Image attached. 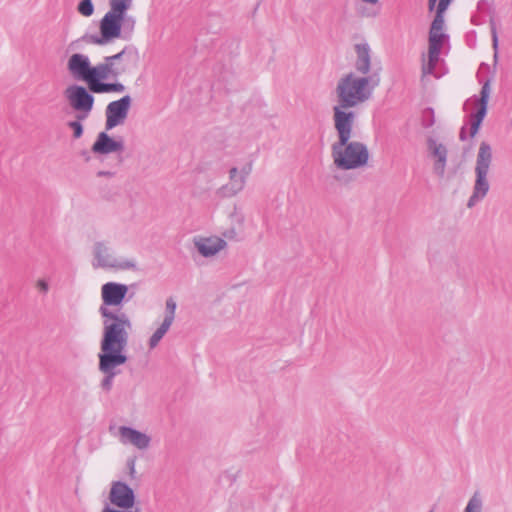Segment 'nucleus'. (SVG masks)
I'll return each instance as SVG.
<instances>
[{
  "mask_svg": "<svg viewBox=\"0 0 512 512\" xmlns=\"http://www.w3.org/2000/svg\"><path fill=\"white\" fill-rule=\"evenodd\" d=\"M379 82L376 73L356 77L350 72L337 83V105L333 107V123L338 139L331 146V155L338 169L354 170L368 164L370 154L367 146L359 141H350L357 113L349 108L368 100Z\"/></svg>",
  "mask_w": 512,
  "mask_h": 512,
  "instance_id": "1",
  "label": "nucleus"
},
{
  "mask_svg": "<svg viewBox=\"0 0 512 512\" xmlns=\"http://www.w3.org/2000/svg\"><path fill=\"white\" fill-rule=\"evenodd\" d=\"M134 292L129 294V286L118 282H107L101 287L102 304L99 313L103 318L102 338L126 339L129 335L127 328L131 321L124 312L115 313L109 309L111 306L119 307L131 300Z\"/></svg>",
  "mask_w": 512,
  "mask_h": 512,
  "instance_id": "2",
  "label": "nucleus"
},
{
  "mask_svg": "<svg viewBox=\"0 0 512 512\" xmlns=\"http://www.w3.org/2000/svg\"><path fill=\"white\" fill-rule=\"evenodd\" d=\"M127 344L126 339L101 338L98 368L105 375L101 381V388L105 392L112 389L113 380L119 373L116 368L128 361L125 352Z\"/></svg>",
  "mask_w": 512,
  "mask_h": 512,
  "instance_id": "3",
  "label": "nucleus"
},
{
  "mask_svg": "<svg viewBox=\"0 0 512 512\" xmlns=\"http://www.w3.org/2000/svg\"><path fill=\"white\" fill-rule=\"evenodd\" d=\"M493 160V152L491 145L482 141L479 145L475 164V181L473 191L467 201V207L473 208L478 202L483 200L489 192L490 184L488 181V173Z\"/></svg>",
  "mask_w": 512,
  "mask_h": 512,
  "instance_id": "4",
  "label": "nucleus"
},
{
  "mask_svg": "<svg viewBox=\"0 0 512 512\" xmlns=\"http://www.w3.org/2000/svg\"><path fill=\"white\" fill-rule=\"evenodd\" d=\"M121 18L106 13L99 22L100 35L86 33L81 38L70 43L69 48H73L76 43L83 41L86 43L96 45H106L112 42L114 39L121 38Z\"/></svg>",
  "mask_w": 512,
  "mask_h": 512,
  "instance_id": "5",
  "label": "nucleus"
},
{
  "mask_svg": "<svg viewBox=\"0 0 512 512\" xmlns=\"http://www.w3.org/2000/svg\"><path fill=\"white\" fill-rule=\"evenodd\" d=\"M108 78L113 79V70H111L110 66L103 65L102 63L95 66L91 65L86 83L90 91L96 94L122 93L125 91V86L118 81H104Z\"/></svg>",
  "mask_w": 512,
  "mask_h": 512,
  "instance_id": "6",
  "label": "nucleus"
},
{
  "mask_svg": "<svg viewBox=\"0 0 512 512\" xmlns=\"http://www.w3.org/2000/svg\"><path fill=\"white\" fill-rule=\"evenodd\" d=\"M63 94L70 107L76 112L75 118L86 119L89 116L95 101L93 92L89 88L72 84L64 90Z\"/></svg>",
  "mask_w": 512,
  "mask_h": 512,
  "instance_id": "7",
  "label": "nucleus"
},
{
  "mask_svg": "<svg viewBox=\"0 0 512 512\" xmlns=\"http://www.w3.org/2000/svg\"><path fill=\"white\" fill-rule=\"evenodd\" d=\"M479 82L482 84L479 97L473 96L470 100L475 102V109L469 114V135L471 138L475 137L481 129L482 123L488 112V103L491 92V78L483 81L479 72L477 73Z\"/></svg>",
  "mask_w": 512,
  "mask_h": 512,
  "instance_id": "8",
  "label": "nucleus"
},
{
  "mask_svg": "<svg viewBox=\"0 0 512 512\" xmlns=\"http://www.w3.org/2000/svg\"><path fill=\"white\" fill-rule=\"evenodd\" d=\"M132 105V98L130 95H124L118 100L110 102L105 110V129L106 131L123 124L128 116L129 110Z\"/></svg>",
  "mask_w": 512,
  "mask_h": 512,
  "instance_id": "9",
  "label": "nucleus"
},
{
  "mask_svg": "<svg viewBox=\"0 0 512 512\" xmlns=\"http://www.w3.org/2000/svg\"><path fill=\"white\" fill-rule=\"evenodd\" d=\"M109 501L120 509H132L136 502L134 490L123 481H114L109 492Z\"/></svg>",
  "mask_w": 512,
  "mask_h": 512,
  "instance_id": "10",
  "label": "nucleus"
},
{
  "mask_svg": "<svg viewBox=\"0 0 512 512\" xmlns=\"http://www.w3.org/2000/svg\"><path fill=\"white\" fill-rule=\"evenodd\" d=\"M124 150L123 138H114L107 131L98 133L95 142L91 146V152L99 155H108L112 153H120Z\"/></svg>",
  "mask_w": 512,
  "mask_h": 512,
  "instance_id": "11",
  "label": "nucleus"
},
{
  "mask_svg": "<svg viewBox=\"0 0 512 512\" xmlns=\"http://www.w3.org/2000/svg\"><path fill=\"white\" fill-rule=\"evenodd\" d=\"M91 62L87 55L82 53L72 54L67 62V70L70 75L78 81L87 82Z\"/></svg>",
  "mask_w": 512,
  "mask_h": 512,
  "instance_id": "12",
  "label": "nucleus"
},
{
  "mask_svg": "<svg viewBox=\"0 0 512 512\" xmlns=\"http://www.w3.org/2000/svg\"><path fill=\"white\" fill-rule=\"evenodd\" d=\"M119 435L123 444H132L140 450L147 449L151 442L149 435L130 426H120Z\"/></svg>",
  "mask_w": 512,
  "mask_h": 512,
  "instance_id": "13",
  "label": "nucleus"
},
{
  "mask_svg": "<svg viewBox=\"0 0 512 512\" xmlns=\"http://www.w3.org/2000/svg\"><path fill=\"white\" fill-rule=\"evenodd\" d=\"M453 0H428V10H435L434 18L430 25L429 33H442L445 20L444 14Z\"/></svg>",
  "mask_w": 512,
  "mask_h": 512,
  "instance_id": "14",
  "label": "nucleus"
},
{
  "mask_svg": "<svg viewBox=\"0 0 512 512\" xmlns=\"http://www.w3.org/2000/svg\"><path fill=\"white\" fill-rule=\"evenodd\" d=\"M194 245L203 257H212L216 255L219 251L225 248L227 245L226 241L219 237H195Z\"/></svg>",
  "mask_w": 512,
  "mask_h": 512,
  "instance_id": "15",
  "label": "nucleus"
},
{
  "mask_svg": "<svg viewBox=\"0 0 512 512\" xmlns=\"http://www.w3.org/2000/svg\"><path fill=\"white\" fill-rule=\"evenodd\" d=\"M356 53L355 69L358 73L367 75L371 69V49L367 42L354 45Z\"/></svg>",
  "mask_w": 512,
  "mask_h": 512,
  "instance_id": "16",
  "label": "nucleus"
},
{
  "mask_svg": "<svg viewBox=\"0 0 512 512\" xmlns=\"http://www.w3.org/2000/svg\"><path fill=\"white\" fill-rule=\"evenodd\" d=\"M448 38L449 36L445 33H429L428 57L431 59V62H438L443 43Z\"/></svg>",
  "mask_w": 512,
  "mask_h": 512,
  "instance_id": "17",
  "label": "nucleus"
},
{
  "mask_svg": "<svg viewBox=\"0 0 512 512\" xmlns=\"http://www.w3.org/2000/svg\"><path fill=\"white\" fill-rule=\"evenodd\" d=\"M230 184L221 188L224 195L233 196L240 192L245 185L244 176H238V169L232 167L229 171Z\"/></svg>",
  "mask_w": 512,
  "mask_h": 512,
  "instance_id": "18",
  "label": "nucleus"
},
{
  "mask_svg": "<svg viewBox=\"0 0 512 512\" xmlns=\"http://www.w3.org/2000/svg\"><path fill=\"white\" fill-rule=\"evenodd\" d=\"M110 10L107 12L111 15L123 18L127 15V11L132 5V0H109Z\"/></svg>",
  "mask_w": 512,
  "mask_h": 512,
  "instance_id": "19",
  "label": "nucleus"
},
{
  "mask_svg": "<svg viewBox=\"0 0 512 512\" xmlns=\"http://www.w3.org/2000/svg\"><path fill=\"white\" fill-rule=\"evenodd\" d=\"M427 148L430 155L436 160L447 158L448 150L446 146L442 143H437V141L432 137L427 138Z\"/></svg>",
  "mask_w": 512,
  "mask_h": 512,
  "instance_id": "20",
  "label": "nucleus"
},
{
  "mask_svg": "<svg viewBox=\"0 0 512 512\" xmlns=\"http://www.w3.org/2000/svg\"><path fill=\"white\" fill-rule=\"evenodd\" d=\"M172 324L163 321L161 325L156 329V331L152 334L148 341V346L150 349H154L159 342L162 340V338L165 336V334L168 332L170 326Z\"/></svg>",
  "mask_w": 512,
  "mask_h": 512,
  "instance_id": "21",
  "label": "nucleus"
},
{
  "mask_svg": "<svg viewBox=\"0 0 512 512\" xmlns=\"http://www.w3.org/2000/svg\"><path fill=\"white\" fill-rule=\"evenodd\" d=\"M122 19L123 20L121 24V39L130 40L135 28L136 20L133 16H130L128 14L123 16Z\"/></svg>",
  "mask_w": 512,
  "mask_h": 512,
  "instance_id": "22",
  "label": "nucleus"
},
{
  "mask_svg": "<svg viewBox=\"0 0 512 512\" xmlns=\"http://www.w3.org/2000/svg\"><path fill=\"white\" fill-rule=\"evenodd\" d=\"M107 252H108V249L103 243H101V242L95 243L94 255H95V258L98 260V266L102 267V263L112 262V258L108 255Z\"/></svg>",
  "mask_w": 512,
  "mask_h": 512,
  "instance_id": "23",
  "label": "nucleus"
},
{
  "mask_svg": "<svg viewBox=\"0 0 512 512\" xmlns=\"http://www.w3.org/2000/svg\"><path fill=\"white\" fill-rule=\"evenodd\" d=\"M103 268H116L120 270H126V269H137L136 263L132 260H124V261H118L116 259H112V262H105L102 263Z\"/></svg>",
  "mask_w": 512,
  "mask_h": 512,
  "instance_id": "24",
  "label": "nucleus"
},
{
  "mask_svg": "<svg viewBox=\"0 0 512 512\" xmlns=\"http://www.w3.org/2000/svg\"><path fill=\"white\" fill-rule=\"evenodd\" d=\"M177 304L175 300L172 297H169L166 300V306H165V322L168 321V323L172 324L175 318V311H176Z\"/></svg>",
  "mask_w": 512,
  "mask_h": 512,
  "instance_id": "25",
  "label": "nucleus"
},
{
  "mask_svg": "<svg viewBox=\"0 0 512 512\" xmlns=\"http://www.w3.org/2000/svg\"><path fill=\"white\" fill-rule=\"evenodd\" d=\"M125 56H129V57L135 56L137 58L138 51H137L136 47H134L132 45H128V46H125L119 53L112 55L115 65H117V63L119 61L123 60V58Z\"/></svg>",
  "mask_w": 512,
  "mask_h": 512,
  "instance_id": "26",
  "label": "nucleus"
},
{
  "mask_svg": "<svg viewBox=\"0 0 512 512\" xmlns=\"http://www.w3.org/2000/svg\"><path fill=\"white\" fill-rule=\"evenodd\" d=\"M435 123L434 109L432 107H426L422 111L421 124L424 128H430Z\"/></svg>",
  "mask_w": 512,
  "mask_h": 512,
  "instance_id": "27",
  "label": "nucleus"
},
{
  "mask_svg": "<svg viewBox=\"0 0 512 512\" xmlns=\"http://www.w3.org/2000/svg\"><path fill=\"white\" fill-rule=\"evenodd\" d=\"M102 64L110 66L111 70H113V79L115 80L126 72V68L124 66L115 65L112 56H106L104 58V63Z\"/></svg>",
  "mask_w": 512,
  "mask_h": 512,
  "instance_id": "28",
  "label": "nucleus"
},
{
  "mask_svg": "<svg viewBox=\"0 0 512 512\" xmlns=\"http://www.w3.org/2000/svg\"><path fill=\"white\" fill-rule=\"evenodd\" d=\"M77 11L85 17H90L94 13L92 0H80L77 5Z\"/></svg>",
  "mask_w": 512,
  "mask_h": 512,
  "instance_id": "29",
  "label": "nucleus"
},
{
  "mask_svg": "<svg viewBox=\"0 0 512 512\" xmlns=\"http://www.w3.org/2000/svg\"><path fill=\"white\" fill-rule=\"evenodd\" d=\"M85 119H78L75 118V120L69 121L67 123V126L73 131V138L79 139L82 137L84 132V127L82 125V121Z\"/></svg>",
  "mask_w": 512,
  "mask_h": 512,
  "instance_id": "30",
  "label": "nucleus"
},
{
  "mask_svg": "<svg viewBox=\"0 0 512 512\" xmlns=\"http://www.w3.org/2000/svg\"><path fill=\"white\" fill-rule=\"evenodd\" d=\"M481 507L482 501L478 492H475L474 495L470 498L464 512H481Z\"/></svg>",
  "mask_w": 512,
  "mask_h": 512,
  "instance_id": "31",
  "label": "nucleus"
},
{
  "mask_svg": "<svg viewBox=\"0 0 512 512\" xmlns=\"http://www.w3.org/2000/svg\"><path fill=\"white\" fill-rule=\"evenodd\" d=\"M490 30H491V37H492V47H493V50H494V60L496 62L497 58H498L499 40H498L496 23H495L493 17H491V19H490Z\"/></svg>",
  "mask_w": 512,
  "mask_h": 512,
  "instance_id": "32",
  "label": "nucleus"
},
{
  "mask_svg": "<svg viewBox=\"0 0 512 512\" xmlns=\"http://www.w3.org/2000/svg\"><path fill=\"white\" fill-rule=\"evenodd\" d=\"M447 163V158H443L440 160H435L434 162V171L439 177H443L445 173V167Z\"/></svg>",
  "mask_w": 512,
  "mask_h": 512,
  "instance_id": "33",
  "label": "nucleus"
},
{
  "mask_svg": "<svg viewBox=\"0 0 512 512\" xmlns=\"http://www.w3.org/2000/svg\"><path fill=\"white\" fill-rule=\"evenodd\" d=\"M437 62H431V59L428 57V63L423 64L422 70L424 74H432L435 70Z\"/></svg>",
  "mask_w": 512,
  "mask_h": 512,
  "instance_id": "34",
  "label": "nucleus"
},
{
  "mask_svg": "<svg viewBox=\"0 0 512 512\" xmlns=\"http://www.w3.org/2000/svg\"><path fill=\"white\" fill-rule=\"evenodd\" d=\"M102 512H140V509L139 508H135L134 510L132 509H116V508H112L110 507L108 504L105 505V507L103 508Z\"/></svg>",
  "mask_w": 512,
  "mask_h": 512,
  "instance_id": "35",
  "label": "nucleus"
},
{
  "mask_svg": "<svg viewBox=\"0 0 512 512\" xmlns=\"http://www.w3.org/2000/svg\"><path fill=\"white\" fill-rule=\"evenodd\" d=\"M477 9H478V11L483 12V13L490 12L491 5H490L489 1L481 0L477 3Z\"/></svg>",
  "mask_w": 512,
  "mask_h": 512,
  "instance_id": "36",
  "label": "nucleus"
},
{
  "mask_svg": "<svg viewBox=\"0 0 512 512\" xmlns=\"http://www.w3.org/2000/svg\"><path fill=\"white\" fill-rule=\"evenodd\" d=\"M135 462V457L128 458L127 460V467L129 469V475L131 476V478L135 477Z\"/></svg>",
  "mask_w": 512,
  "mask_h": 512,
  "instance_id": "37",
  "label": "nucleus"
},
{
  "mask_svg": "<svg viewBox=\"0 0 512 512\" xmlns=\"http://www.w3.org/2000/svg\"><path fill=\"white\" fill-rule=\"evenodd\" d=\"M223 236L230 240H236L238 237V233L235 228H230L223 233Z\"/></svg>",
  "mask_w": 512,
  "mask_h": 512,
  "instance_id": "38",
  "label": "nucleus"
},
{
  "mask_svg": "<svg viewBox=\"0 0 512 512\" xmlns=\"http://www.w3.org/2000/svg\"><path fill=\"white\" fill-rule=\"evenodd\" d=\"M37 287L40 289V291H42L43 293H46L49 289V285L47 283V281L43 280V279H40L38 280L37 282Z\"/></svg>",
  "mask_w": 512,
  "mask_h": 512,
  "instance_id": "39",
  "label": "nucleus"
},
{
  "mask_svg": "<svg viewBox=\"0 0 512 512\" xmlns=\"http://www.w3.org/2000/svg\"><path fill=\"white\" fill-rule=\"evenodd\" d=\"M252 170V163H247L242 169H241V175L240 176H244V180L246 179V177L250 174Z\"/></svg>",
  "mask_w": 512,
  "mask_h": 512,
  "instance_id": "40",
  "label": "nucleus"
},
{
  "mask_svg": "<svg viewBox=\"0 0 512 512\" xmlns=\"http://www.w3.org/2000/svg\"><path fill=\"white\" fill-rule=\"evenodd\" d=\"M459 139H460V141H466L467 140V124H464L460 128Z\"/></svg>",
  "mask_w": 512,
  "mask_h": 512,
  "instance_id": "41",
  "label": "nucleus"
},
{
  "mask_svg": "<svg viewBox=\"0 0 512 512\" xmlns=\"http://www.w3.org/2000/svg\"><path fill=\"white\" fill-rule=\"evenodd\" d=\"M115 175L114 172L111 171H98L97 176L98 177H113Z\"/></svg>",
  "mask_w": 512,
  "mask_h": 512,
  "instance_id": "42",
  "label": "nucleus"
},
{
  "mask_svg": "<svg viewBox=\"0 0 512 512\" xmlns=\"http://www.w3.org/2000/svg\"><path fill=\"white\" fill-rule=\"evenodd\" d=\"M81 155L84 157L86 162L90 161L91 157H90L89 152L87 150H82L81 151Z\"/></svg>",
  "mask_w": 512,
  "mask_h": 512,
  "instance_id": "43",
  "label": "nucleus"
},
{
  "mask_svg": "<svg viewBox=\"0 0 512 512\" xmlns=\"http://www.w3.org/2000/svg\"><path fill=\"white\" fill-rule=\"evenodd\" d=\"M364 3L375 5L379 2V0H362Z\"/></svg>",
  "mask_w": 512,
  "mask_h": 512,
  "instance_id": "44",
  "label": "nucleus"
},
{
  "mask_svg": "<svg viewBox=\"0 0 512 512\" xmlns=\"http://www.w3.org/2000/svg\"><path fill=\"white\" fill-rule=\"evenodd\" d=\"M483 68H484V69H486V70H489V65H488V64H486V63H484V62H482V63H481V65H480L479 71H480L481 69H483Z\"/></svg>",
  "mask_w": 512,
  "mask_h": 512,
  "instance_id": "45",
  "label": "nucleus"
},
{
  "mask_svg": "<svg viewBox=\"0 0 512 512\" xmlns=\"http://www.w3.org/2000/svg\"><path fill=\"white\" fill-rule=\"evenodd\" d=\"M123 161V158L119 156V162L121 163Z\"/></svg>",
  "mask_w": 512,
  "mask_h": 512,
  "instance_id": "46",
  "label": "nucleus"
},
{
  "mask_svg": "<svg viewBox=\"0 0 512 512\" xmlns=\"http://www.w3.org/2000/svg\"><path fill=\"white\" fill-rule=\"evenodd\" d=\"M429 512H434V509H431Z\"/></svg>",
  "mask_w": 512,
  "mask_h": 512,
  "instance_id": "47",
  "label": "nucleus"
}]
</instances>
